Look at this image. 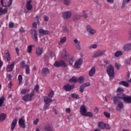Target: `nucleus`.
I'll list each match as a JSON object with an SVG mask.
<instances>
[{
  "label": "nucleus",
  "instance_id": "obj_1",
  "mask_svg": "<svg viewBox=\"0 0 131 131\" xmlns=\"http://www.w3.org/2000/svg\"><path fill=\"white\" fill-rule=\"evenodd\" d=\"M106 72L110 77V80L112 81L115 76V72L113 66L110 65L106 68Z\"/></svg>",
  "mask_w": 131,
  "mask_h": 131
},
{
  "label": "nucleus",
  "instance_id": "obj_2",
  "mask_svg": "<svg viewBox=\"0 0 131 131\" xmlns=\"http://www.w3.org/2000/svg\"><path fill=\"white\" fill-rule=\"evenodd\" d=\"M34 95H35L34 91H32L31 93L25 95L23 97V100L25 102H30V101H32V98Z\"/></svg>",
  "mask_w": 131,
  "mask_h": 131
},
{
  "label": "nucleus",
  "instance_id": "obj_3",
  "mask_svg": "<svg viewBox=\"0 0 131 131\" xmlns=\"http://www.w3.org/2000/svg\"><path fill=\"white\" fill-rule=\"evenodd\" d=\"M30 33L31 34V37H32L34 41H38V39L37 37V32L35 29H31L30 31Z\"/></svg>",
  "mask_w": 131,
  "mask_h": 131
},
{
  "label": "nucleus",
  "instance_id": "obj_4",
  "mask_svg": "<svg viewBox=\"0 0 131 131\" xmlns=\"http://www.w3.org/2000/svg\"><path fill=\"white\" fill-rule=\"evenodd\" d=\"M106 52V50H99L97 51L96 53L94 54L93 55V58H98V57H101V56H103Z\"/></svg>",
  "mask_w": 131,
  "mask_h": 131
},
{
  "label": "nucleus",
  "instance_id": "obj_5",
  "mask_svg": "<svg viewBox=\"0 0 131 131\" xmlns=\"http://www.w3.org/2000/svg\"><path fill=\"white\" fill-rule=\"evenodd\" d=\"M35 53L37 57H41V55L43 54V48L40 47H37L35 48Z\"/></svg>",
  "mask_w": 131,
  "mask_h": 131
},
{
  "label": "nucleus",
  "instance_id": "obj_6",
  "mask_svg": "<svg viewBox=\"0 0 131 131\" xmlns=\"http://www.w3.org/2000/svg\"><path fill=\"white\" fill-rule=\"evenodd\" d=\"M75 88L74 84L70 85L69 83H67L64 86H63V89L66 92H70L71 90H73Z\"/></svg>",
  "mask_w": 131,
  "mask_h": 131
},
{
  "label": "nucleus",
  "instance_id": "obj_7",
  "mask_svg": "<svg viewBox=\"0 0 131 131\" xmlns=\"http://www.w3.org/2000/svg\"><path fill=\"white\" fill-rule=\"evenodd\" d=\"M82 59L79 58V59H78L74 64V68H75L76 69H78L80 68V67L82 64Z\"/></svg>",
  "mask_w": 131,
  "mask_h": 131
},
{
  "label": "nucleus",
  "instance_id": "obj_8",
  "mask_svg": "<svg viewBox=\"0 0 131 131\" xmlns=\"http://www.w3.org/2000/svg\"><path fill=\"white\" fill-rule=\"evenodd\" d=\"M72 15V13L70 11H65L62 13V18L65 20L69 19Z\"/></svg>",
  "mask_w": 131,
  "mask_h": 131
},
{
  "label": "nucleus",
  "instance_id": "obj_9",
  "mask_svg": "<svg viewBox=\"0 0 131 131\" xmlns=\"http://www.w3.org/2000/svg\"><path fill=\"white\" fill-rule=\"evenodd\" d=\"M18 124L21 128L23 129H25L26 128V126L25 125V120L23 118H20L18 121Z\"/></svg>",
  "mask_w": 131,
  "mask_h": 131
},
{
  "label": "nucleus",
  "instance_id": "obj_10",
  "mask_svg": "<svg viewBox=\"0 0 131 131\" xmlns=\"http://www.w3.org/2000/svg\"><path fill=\"white\" fill-rule=\"evenodd\" d=\"M31 3H32V1L30 0L27 2L26 5V8L28 11H31L33 9V6L31 5Z\"/></svg>",
  "mask_w": 131,
  "mask_h": 131
},
{
  "label": "nucleus",
  "instance_id": "obj_11",
  "mask_svg": "<svg viewBox=\"0 0 131 131\" xmlns=\"http://www.w3.org/2000/svg\"><path fill=\"white\" fill-rule=\"evenodd\" d=\"M86 30L88 32H89V33H90V34H95V33L97 32V31H96V30L95 29H92L91 25H87L86 26Z\"/></svg>",
  "mask_w": 131,
  "mask_h": 131
},
{
  "label": "nucleus",
  "instance_id": "obj_12",
  "mask_svg": "<svg viewBox=\"0 0 131 131\" xmlns=\"http://www.w3.org/2000/svg\"><path fill=\"white\" fill-rule=\"evenodd\" d=\"M74 43L75 44V46L77 50H78V51L81 50V48L80 47V41H79L77 39H74Z\"/></svg>",
  "mask_w": 131,
  "mask_h": 131
},
{
  "label": "nucleus",
  "instance_id": "obj_13",
  "mask_svg": "<svg viewBox=\"0 0 131 131\" xmlns=\"http://www.w3.org/2000/svg\"><path fill=\"white\" fill-rule=\"evenodd\" d=\"M89 76L90 77H93L96 74V67L94 66L91 68V70L89 71Z\"/></svg>",
  "mask_w": 131,
  "mask_h": 131
},
{
  "label": "nucleus",
  "instance_id": "obj_14",
  "mask_svg": "<svg viewBox=\"0 0 131 131\" xmlns=\"http://www.w3.org/2000/svg\"><path fill=\"white\" fill-rule=\"evenodd\" d=\"M14 67H15V62H13L11 64H9L7 67L6 70H7V72H11L13 71V69H14Z\"/></svg>",
  "mask_w": 131,
  "mask_h": 131
},
{
  "label": "nucleus",
  "instance_id": "obj_15",
  "mask_svg": "<svg viewBox=\"0 0 131 131\" xmlns=\"http://www.w3.org/2000/svg\"><path fill=\"white\" fill-rule=\"evenodd\" d=\"M17 122H18V120H17V119H15L12 121L11 125V131L14 130V129H15V127H16V125H17Z\"/></svg>",
  "mask_w": 131,
  "mask_h": 131
},
{
  "label": "nucleus",
  "instance_id": "obj_16",
  "mask_svg": "<svg viewBox=\"0 0 131 131\" xmlns=\"http://www.w3.org/2000/svg\"><path fill=\"white\" fill-rule=\"evenodd\" d=\"M43 100L45 103V104H51L52 102H53V99L48 97V96H43Z\"/></svg>",
  "mask_w": 131,
  "mask_h": 131
},
{
  "label": "nucleus",
  "instance_id": "obj_17",
  "mask_svg": "<svg viewBox=\"0 0 131 131\" xmlns=\"http://www.w3.org/2000/svg\"><path fill=\"white\" fill-rule=\"evenodd\" d=\"M50 74V70H49L48 68H43L42 69V76H47V74Z\"/></svg>",
  "mask_w": 131,
  "mask_h": 131
},
{
  "label": "nucleus",
  "instance_id": "obj_18",
  "mask_svg": "<svg viewBox=\"0 0 131 131\" xmlns=\"http://www.w3.org/2000/svg\"><path fill=\"white\" fill-rule=\"evenodd\" d=\"M123 101L125 103H127V104H131V96L126 95L124 98Z\"/></svg>",
  "mask_w": 131,
  "mask_h": 131
},
{
  "label": "nucleus",
  "instance_id": "obj_19",
  "mask_svg": "<svg viewBox=\"0 0 131 131\" xmlns=\"http://www.w3.org/2000/svg\"><path fill=\"white\" fill-rule=\"evenodd\" d=\"M7 60V62H9L11 60V55H10V52L9 51H7L5 53L4 59Z\"/></svg>",
  "mask_w": 131,
  "mask_h": 131
},
{
  "label": "nucleus",
  "instance_id": "obj_20",
  "mask_svg": "<svg viewBox=\"0 0 131 131\" xmlns=\"http://www.w3.org/2000/svg\"><path fill=\"white\" fill-rule=\"evenodd\" d=\"M123 50L125 51H130L131 50V43H127L124 45V47H123Z\"/></svg>",
  "mask_w": 131,
  "mask_h": 131
},
{
  "label": "nucleus",
  "instance_id": "obj_21",
  "mask_svg": "<svg viewBox=\"0 0 131 131\" xmlns=\"http://www.w3.org/2000/svg\"><path fill=\"white\" fill-rule=\"evenodd\" d=\"M123 102H119L116 108L117 111H120L122 108H123Z\"/></svg>",
  "mask_w": 131,
  "mask_h": 131
},
{
  "label": "nucleus",
  "instance_id": "obj_22",
  "mask_svg": "<svg viewBox=\"0 0 131 131\" xmlns=\"http://www.w3.org/2000/svg\"><path fill=\"white\" fill-rule=\"evenodd\" d=\"M82 16H81L78 14H74L73 17V20L75 22H77V21H78V20H79L80 19V18H81Z\"/></svg>",
  "mask_w": 131,
  "mask_h": 131
},
{
  "label": "nucleus",
  "instance_id": "obj_23",
  "mask_svg": "<svg viewBox=\"0 0 131 131\" xmlns=\"http://www.w3.org/2000/svg\"><path fill=\"white\" fill-rule=\"evenodd\" d=\"M7 118V114L5 113H1L0 115V122H3Z\"/></svg>",
  "mask_w": 131,
  "mask_h": 131
},
{
  "label": "nucleus",
  "instance_id": "obj_24",
  "mask_svg": "<svg viewBox=\"0 0 131 131\" xmlns=\"http://www.w3.org/2000/svg\"><path fill=\"white\" fill-rule=\"evenodd\" d=\"M39 33L42 34L43 35H47L50 33V31L48 30H43L42 29H40L39 30Z\"/></svg>",
  "mask_w": 131,
  "mask_h": 131
},
{
  "label": "nucleus",
  "instance_id": "obj_25",
  "mask_svg": "<svg viewBox=\"0 0 131 131\" xmlns=\"http://www.w3.org/2000/svg\"><path fill=\"white\" fill-rule=\"evenodd\" d=\"M69 82L70 83H72V82H74V83H76V82H77V77L73 76L72 78L69 79Z\"/></svg>",
  "mask_w": 131,
  "mask_h": 131
},
{
  "label": "nucleus",
  "instance_id": "obj_26",
  "mask_svg": "<svg viewBox=\"0 0 131 131\" xmlns=\"http://www.w3.org/2000/svg\"><path fill=\"white\" fill-rule=\"evenodd\" d=\"M81 111V115L83 116L85 114V112H86V108H85V106L84 105H82L80 107V108Z\"/></svg>",
  "mask_w": 131,
  "mask_h": 131
},
{
  "label": "nucleus",
  "instance_id": "obj_27",
  "mask_svg": "<svg viewBox=\"0 0 131 131\" xmlns=\"http://www.w3.org/2000/svg\"><path fill=\"white\" fill-rule=\"evenodd\" d=\"M112 100H113L114 104L115 105H117V103L119 102V98H118V97H117V95L115 96H113L112 97Z\"/></svg>",
  "mask_w": 131,
  "mask_h": 131
},
{
  "label": "nucleus",
  "instance_id": "obj_28",
  "mask_svg": "<svg viewBox=\"0 0 131 131\" xmlns=\"http://www.w3.org/2000/svg\"><path fill=\"white\" fill-rule=\"evenodd\" d=\"M119 84H120V85H123V86H125L126 88H128V86H129V84H128V83H127L125 81H120L119 83Z\"/></svg>",
  "mask_w": 131,
  "mask_h": 131
},
{
  "label": "nucleus",
  "instance_id": "obj_29",
  "mask_svg": "<svg viewBox=\"0 0 131 131\" xmlns=\"http://www.w3.org/2000/svg\"><path fill=\"white\" fill-rule=\"evenodd\" d=\"M117 96L119 98V99H120L121 100H124L126 95L123 93H118L117 94Z\"/></svg>",
  "mask_w": 131,
  "mask_h": 131
},
{
  "label": "nucleus",
  "instance_id": "obj_30",
  "mask_svg": "<svg viewBox=\"0 0 131 131\" xmlns=\"http://www.w3.org/2000/svg\"><path fill=\"white\" fill-rule=\"evenodd\" d=\"M30 92V89H23L20 91V94L21 95H26V94H28Z\"/></svg>",
  "mask_w": 131,
  "mask_h": 131
},
{
  "label": "nucleus",
  "instance_id": "obj_31",
  "mask_svg": "<svg viewBox=\"0 0 131 131\" xmlns=\"http://www.w3.org/2000/svg\"><path fill=\"white\" fill-rule=\"evenodd\" d=\"M59 63L60 67H63V68L67 67V63H66V62H65L64 60H61L60 61H59Z\"/></svg>",
  "mask_w": 131,
  "mask_h": 131
},
{
  "label": "nucleus",
  "instance_id": "obj_32",
  "mask_svg": "<svg viewBox=\"0 0 131 131\" xmlns=\"http://www.w3.org/2000/svg\"><path fill=\"white\" fill-rule=\"evenodd\" d=\"M98 127L101 128V129H105V123L102 122H98Z\"/></svg>",
  "mask_w": 131,
  "mask_h": 131
},
{
  "label": "nucleus",
  "instance_id": "obj_33",
  "mask_svg": "<svg viewBox=\"0 0 131 131\" xmlns=\"http://www.w3.org/2000/svg\"><path fill=\"white\" fill-rule=\"evenodd\" d=\"M77 82L79 83L82 84L83 82H84V78L83 76H80L78 79H77Z\"/></svg>",
  "mask_w": 131,
  "mask_h": 131
},
{
  "label": "nucleus",
  "instance_id": "obj_34",
  "mask_svg": "<svg viewBox=\"0 0 131 131\" xmlns=\"http://www.w3.org/2000/svg\"><path fill=\"white\" fill-rule=\"evenodd\" d=\"M122 55H123V53L121 51H117L115 53V57L117 58H118L120 56H122Z\"/></svg>",
  "mask_w": 131,
  "mask_h": 131
},
{
  "label": "nucleus",
  "instance_id": "obj_35",
  "mask_svg": "<svg viewBox=\"0 0 131 131\" xmlns=\"http://www.w3.org/2000/svg\"><path fill=\"white\" fill-rule=\"evenodd\" d=\"M32 47H33V45H31L28 46L27 53H28V54H31L32 52Z\"/></svg>",
  "mask_w": 131,
  "mask_h": 131
},
{
  "label": "nucleus",
  "instance_id": "obj_36",
  "mask_svg": "<svg viewBox=\"0 0 131 131\" xmlns=\"http://www.w3.org/2000/svg\"><path fill=\"white\" fill-rule=\"evenodd\" d=\"M43 59L46 62H49V60L50 59V55L49 54H46L43 57Z\"/></svg>",
  "mask_w": 131,
  "mask_h": 131
},
{
  "label": "nucleus",
  "instance_id": "obj_37",
  "mask_svg": "<svg viewBox=\"0 0 131 131\" xmlns=\"http://www.w3.org/2000/svg\"><path fill=\"white\" fill-rule=\"evenodd\" d=\"M26 74H29L30 73V68L28 64H26L25 69Z\"/></svg>",
  "mask_w": 131,
  "mask_h": 131
},
{
  "label": "nucleus",
  "instance_id": "obj_38",
  "mask_svg": "<svg viewBox=\"0 0 131 131\" xmlns=\"http://www.w3.org/2000/svg\"><path fill=\"white\" fill-rule=\"evenodd\" d=\"M54 95H55V93L53 91H51L50 93L48 94V97L50 99H52L53 97H54Z\"/></svg>",
  "mask_w": 131,
  "mask_h": 131
},
{
  "label": "nucleus",
  "instance_id": "obj_39",
  "mask_svg": "<svg viewBox=\"0 0 131 131\" xmlns=\"http://www.w3.org/2000/svg\"><path fill=\"white\" fill-rule=\"evenodd\" d=\"M72 98H73L74 99H76V100H78L79 99V96L78 95V94H76L75 93H72L71 95Z\"/></svg>",
  "mask_w": 131,
  "mask_h": 131
},
{
  "label": "nucleus",
  "instance_id": "obj_40",
  "mask_svg": "<svg viewBox=\"0 0 131 131\" xmlns=\"http://www.w3.org/2000/svg\"><path fill=\"white\" fill-rule=\"evenodd\" d=\"M67 38L66 36H64L63 37L61 38L58 42L59 45H61V43H64L66 41Z\"/></svg>",
  "mask_w": 131,
  "mask_h": 131
},
{
  "label": "nucleus",
  "instance_id": "obj_41",
  "mask_svg": "<svg viewBox=\"0 0 131 131\" xmlns=\"http://www.w3.org/2000/svg\"><path fill=\"white\" fill-rule=\"evenodd\" d=\"M4 102H5V97L2 96L0 98V107H2L3 106Z\"/></svg>",
  "mask_w": 131,
  "mask_h": 131
},
{
  "label": "nucleus",
  "instance_id": "obj_42",
  "mask_svg": "<svg viewBox=\"0 0 131 131\" xmlns=\"http://www.w3.org/2000/svg\"><path fill=\"white\" fill-rule=\"evenodd\" d=\"M74 56H71L70 57V60H69V64H70V65H72L73 64V62H74Z\"/></svg>",
  "mask_w": 131,
  "mask_h": 131
},
{
  "label": "nucleus",
  "instance_id": "obj_43",
  "mask_svg": "<svg viewBox=\"0 0 131 131\" xmlns=\"http://www.w3.org/2000/svg\"><path fill=\"white\" fill-rule=\"evenodd\" d=\"M63 4L66 6H69L70 5V3L71 2V0H63Z\"/></svg>",
  "mask_w": 131,
  "mask_h": 131
},
{
  "label": "nucleus",
  "instance_id": "obj_44",
  "mask_svg": "<svg viewBox=\"0 0 131 131\" xmlns=\"http://www.w3.org/2000/svg\"><path fill=\"white\" fill-rule=\"evenodd\" d=\"M84 89H85V86L83 84L81 85L80 86V89H79L80 93H83V92H84Z\"/></svg>",
  "mask_w": 131,
  "mask_h": 131
},
{
  "label": "nucleus",
  "instance_id": "obj_45",
  "mask_svg": "<svg viewBox=\"0 0 131 131\" xmlns=\"http://www.w3.org/2000/svg\"><path fill=\"white\" fill-rule=\"evenodd\" d=\"M49 108H50V103H45L44 104V108H43L44 111H46V110H48Z\"/></svg>",
  "mask_w": 131,
  "mask_h": 131
},
{
  "label": "nucleus",
  "instance_id": "obj_46",
  "mask_svg": "<svg viewBox=\"0 0 131 131\" xmlns=\"http://www.w3.org/2000/svg\"><path fill=\"white\" fill-rule=\"evenodd\" d=\"M54 67H56V68H59V67H60V61H55L54 63Z\"/></svg>",
  "mask_w": 131,
  "mask_h": 131
},
{
  "label": "nucleus",
  "instance_id": "obj_47",
  "mask_svg": "<svg viewBox=\"0 0 131 131\" xmlns=\"http://www.w3.org/2000/svg\"><path fill=\"white\" fill-rule=\"evenodd\" d=\"M44 129L47 131H51V125H50V124L46 125Z\"/></svg>",
  "mask_w": 131,
  "mask_h": 131
},
{
  "label": "nucleus",
  "instance_id": "obj_48",
  "mask_svg": "<svg viewBox=\"0 0 131 131\" xmlns=\"http://www.w3.org/2000/svg\"><path fill=\"white\" fill-rule=\"evenodd\" d=\"M82 13H83L82 17H83L84 19H86V18H88L89 16L88 15V13H86V12L85 11V10H83Z\"/></svg>",
  "mask_w": 131,
  "mask_h": 131
},
{
  "label": "nucleus",
  "instance_id": "obj_49",
  "mask_svg": "<svg viewBox=\"0 0 131 131\" xmlns=\"http://www.w3.org/2000/svg\"><path fill=\"white\" fill-rule=\"evenodd\" d=\"M83 116H88L89 117H93V113H91V112H88L86 114H84V115H83Z\"/></svg>",
  "mask_w": 131,
  "mask_h": 131
},
{
  "label": "nucleus",
  "instance_id": "obj_50",
  "mask_svg": "<svg viewBox=\"0 0 131 131\" xmlns=\"http://www.w3.org/2000/svg\"><path fill=\"white\" fill-rule=\"evenodd\" d=\"M18 80L19 81V84H21V82H22V80H23V77L22 75H19L18 76Z\"/></svg>",
  "mask_w": 131,
  "mask_h": 131
},
{
  "label": "nucleus",
  "instance_id": "obj_51",
  "mask_svg": "<svg viewBox=\"0 0 131 131\" xmlns=\"http://www.w3.org/2000/svg\"><path fill=\"white\" fill-rule=\"evenodd\" d=\"M38 90H39V86L38 85H36L34 90L32 91V92L34 91V92H36V93H38Z\"/></svg>",
  "mask_w": 131,
  "mask_h": 131
},
{
  "label": "nucleus",
  "instance_id": "obj_52",
  "mask_svg": "<svg viewBox=\"0 0 131 131\" xmlns=\"http://www.w3.org/2000/svg\"><path fill=\"white\" fill-rule=\"evenodd\" d=\"M20 67L21 68H25V67H26V64H25V60L22 61L20 62Z\"/></svg>",
  "mask_w": 131,
  "mask_h": 131
},
{
  "label": "nucleus",
  "instance_id": "obj_53",
  "mask_svg": "<svg viewBox=\"0 0 131 131\" xmlns=\"http://www.w3.org/2000/svg\"><path fill=\"white\" fill-rule=\"evenodd\" d=\"M129 2H130V0H123L122 7H125V5H126V3H129Z\"/></svg>",
  "mask_w": 131,
  "mask_h": 131
},
{
  "label": "nucleus",
  "instance_id": "obj_54",
  "mask_svg": "<svg viewBox=\"0 0 131 131\" xmlns=\"http://www.w3.org/2000/svg\"><path fill=\"white\" fill-rule=\"evenodd\" d=\"M1 9L2 10V15H3V14H6V13H8V9L7 8H5L4 9H3V8L1 7Z\"/></svg>",
  "mask_w": 131,
  "mask_h": 131
},
{
  "label": "nucleus",
  "instance_id": "obj_55",
  "mask_svg": "<svg viewBox=\"0 0 131 131\" xmlns=\"http://www.w3.org/2000/svg\"><path fill=\"white\" fill-rule=\"evenodd\" d=\"M14 26H15L14 23L10 21L9 24V28H14Z\"/></svg>",
  "mask_w": 131,
  "mask_h": 131
},
{
  "label": "nucleus",
  "instance_id": "obj_56",
  "mask_svg": "<svg viewBox=\"0 0 131 131\" xmlns=\"http://www.w3.org/2000/svg\"><path fill=\"white\" fill-rule=\"evenodd\" d=\"M117 92L118 93H123V92H124V90H123V89L121 88H118L117 90Z\"/></svg>",
  "mask_w": 131,
  "mask_h": 131
},
{
  "label": "nucleus",
  "instance_id": "obj_57",
  "mask_svg": "<svg viewBox=\"0 0 131 131\" xmlns=\"http://www.w3.org/2000/svg\"><path fill=\"white\" fill-rule=\"evenodd\" d=\"M103 114L105 116V117H107V118H110V114L109 113L104 112Z\"/></svg>",
  "mask_w": 131,
  "mask_h": 131
},
{
  "label": "nucleus",
  "instance_id": "obj_58",
  "mask_svg": "<svg viewBox=\"0 0 131 131\" xmlns=\"http://www.w3.org/2000/svg\"><path fill=\"white\" fill-rule=\"evenodd\" d=\"M32 28H34L35 29H36L37 28V24L36 23V21H35L34 23L32 24Z\"/></svg>",
  "mask_w": 131,
  "mask_h": 131
},
{
  "label": "nucleus",
  "instance_id": "obj_59",
  "mask_svg": "<svg viewBox=\"0 0 131 131\" xmlns=\"http://www.w3.org/2000/svg\"><path fill=\"white\" fill-rule=\"evenodd\" d=\"M104 128H106V129H111V127L108 124H104Z\"/></svg>",
  "mask_w": 131,
  "mask_h": 131
},
{
  "label": "nucleus",
  "instance_id": "obj_60",
  "mask_svg": "<svg viewBox=\"0 0 131 131\" xmlns=\"http://www.w3.org/2000/svg\"><path fill=\"white\" fill-rule=\"evenodd\" d=\"M15 51H16V53L17 54V56H20V53L19 52H20V50H19V48L16 47L15 48Z\"/></svg>",
  "mask_w": 131,
  "mask_h": 131
},
{
  "label": "nucleus",
  "instance_id": "obj_61",
  "mask_svg": "<svg viewBox=\"0 0 131 131\" xmlns=\"http://www.w3.org/2000/svg\"><path fill=\"white\" fill-rule=\"evenodd\" d=\"M121 65L118 64V63L116 62L115 63V67L117 68L118 70H119V69L120 68Z\"/></svg>",
  "mask_w": 131,
  "mask_h": 131
},
{
  "label": "nucleus",
  "instance_id": "obj_62",
  "mask_svg": "<svg viewBox=\"0 0 131 131\" xmlns=\"http://www.w3.org/2000/svg\"><path fill=\"white\" fill-rule=\"evenodd\" d=\"M97 48H98L97 44H93L90 47V49H97Z\"/></svg>",
  "mask_w": 131,
  "mask_h": 131
},
{
  "label": "nucleus",
  "instance_id": "obj_63",
  "mask_svg": "<svg viewBox=\"0 0 131 131\" xmlns=\"http://www.w3.org/2000/svg\"><path fill=\"white\" fill-rule=\"evenodd\" d=\"M43 19H44V21H46V22H48L50 18L48 16L45 15L44 16Z\"/></svg>",
  "mask_w": 131,
  "mask_h": 131
},
{
  "label": "nucleus",
  "instance_id": "obj_64",
  "mask_svg": "<svg viewBox=\"0 0 131 131\" xmlns=\"http://www.w3.org/2000/svg\"><path fill=\"white\" fill-rule=\"evenodd\" d=\"M83 85L85 86V88H86L88 86H90V85H91V83H90V82H87L84 84H83Z\"/></svg>",
  "mask_w": 131,
  "mask_h": 131
}]
</instances>
